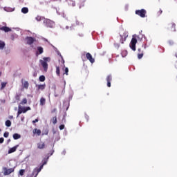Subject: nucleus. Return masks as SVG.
Here are the masks:
<instances>
[{
    "label": "nucleus",
    "mask_w": 177,
    "mask_h": 177,
    "mask_svg": "<svg viewBox=\"0 0 177 177\" xmlns=\"http://www.w3.org/2000/svg\"><path fill=\"white\" fill-rule=\"evenodd\" d=\"M138 39H139V36L133 35L129 44L131 49H132V50L134 52L136 50V44H138Z\"/></svg>",
    "instance_id": "1"
},
{
    "label": "nucleus",
    "mask_w": 177,
    "mask_h": 177,
    "mask_svg": "<svg viewBox=\"0 0 177 177\" xmlns=\"http://www.w3.org/2000/svg\"><path fill=\"white\" fill-rule=\"evenodd\" d=\"M46 162H48V160H44L43 164L39 167H36L35 169H34L30 177L38 176V174L41 172V171L42 170V168H44V165H46Z\"/></svg>",
    "instance_id": "2"
},
{
    "label": "nucleus",
    "mask_w": 177,
    "mask_h": 177,
    "mask_svg": "<svg viewBox=\"0 0 177 177\" xmlns=\"http://www.w3.org/2000/svg\"><path fill=\"white\" fill-rule=\"evenodd\" d=\"M31 110V108L30 106L27 107H22L21 105L18 106V112H17V116L20 115L22 113H26L27 111Z\"/></svg>",
    "instance_id": "3"
},
{
    "label": "nucleus",
    "mask_w": 177,
    "mask_h": 177,
    "mask_svg": "<svg viewBox=\"0 0 177 177\" xmlns=\"http://www.w3.org/2000/svg\"><path fill=\"white\" fill-rule=\"evenodd\" d=\"M128 38V32L123 31L122 33L120 34L119 39L121 44H124L127 39Z\"/></svg>",
    "instance_id": "4"
},
{
    "label": "nucleus",
    "mask_w": 177,
    "mask_h": 177,
    "mask_svg": "<svg viewBox=\"0 0 177 177\" xmlns=\"http://www.w3.org/2000/svg\"><path fill=\"white\" fill-rule=\"evenodd\" d=\"M146 13H147V12L145 9L136 10V15H138V16H140V17H146Z\"/></svg>",
    "instance_id": "5"
},
{
    "label": "nucleus",
    "mask_w": 177,
    "mask_h": 177,
    "mask_svg": "<svg viewBox=\"0 0 177 177\" xmlns=\"http://www.w3.org/2000/svg\"><path fill=\"white\" fill-rule=\"evenodd\" d=\"M168 31L170 32H176V24L175 23H171L169 24V26L167 28Z\"/></svg>",
    "instance_id": "6"
},
{
    "label": "nucleus",
    "mask_w": 177,
    "mask_h": 177,
    "mask_svg": "<svg viewBox=\"0 0 177 177\" xmlns=\"http://www.w3.org/2000/svg\"><path fill=\"white\" fill-rule=\"evenodd\" d=\"M26 41L28 45H32V44H34V42H35L37 39L32 37H26Z\"/></svg>",
    "instance_id": "7"
},
{
    "label": "nucleus",
    "mask_w": 177,
    "mask_h": 177,
    "mask_svg": "<svg viewBox=\"0 0 177 177\" xmlns=\"http://www.w3.org/2000/svg\"><path fill=\"white\" fill-rule=\"evenodd\" d=\"M37 149H39V150H44V149H45L46 147V145L43 141H40L39 142H38L37 144Z\"/></svg>",
    "instance_id": "8"
},
{
    "label": "nucleus",
    "mask_w": 177,
    "mask_h": 177,
    "mask_svg": "<svg viewBox=\"0 0 177 177\" xmlns=\"http://www.w3.org/2000/svg\"><path fill=\"white\" fill-rule=\"evenodd\" d=\"M4 170V175H10L12 172H15V169L14 168H10L7 169L6 167L3 168Z\"/></svg>",
    "instance_id": "9"
},
{
    "label": "nucleus",
    "mask_w": 177,
    "mask_h": 177,
    "mask_svg": "<svg viewBox=\"0 0 177 177\" xmlns=\"http://www.w3.org/2000/svg\"><path fill=\"white\" fill-rule=\"evenodd\" d=\"M111 81H113V76L109 75L106 77V82H107V87L110 88L111 86Z\"/></svg>",
    "instance_id": "10"
},
{
    "label": "nucleus",
    "mask_w": 177,
    "mask_h": 177,
    "mask_svg": "<svg viewBox=\"0 0 177 177\" xmlns=\"http://www.w3.org/2000/svg\"><path fill=\"white\" fill-rule=\"evenodd\" d=\"M44 23H46V25L47 26V27H50V28H52L55 25V23L50 21V19H46Z\"/></svg>",
    "instance_id": "11"
},
{
    "label": "nucleus",
    "mask_w": 177,
    "mask_h": 177,
    "mask_svg": "<svg viewBox=\"0 0 177 177\" xmlns=\"http://www.w3.org/2000/svg\"><path fill=\"white\" fill-rule=\"evenodd\" d=\"M86 57L88 60H89L90 63H95V59H93L91 53H87L86 54Z\"/></svg>",
    "instance_id": "12"
},
{
    "label": "nucleus",
    "mask_w": 177,
    "mask_h": 177,
    "mask_svg": "<svg viewBox=\"0 0 177 177\" xmlns=\"http://www.w3.org/2000/svg\"><path fill=\"white\" fill-rule=\"evenodd\" d=\"M40 63H41L44 71H48V62H46L44 60H40Z\"/></svg>",
    "instance_id": "13"
},
{
    "label": "nucleus",
    "mask_w": 177,
    "mask_h": 177,
    "mask_svg": "<svg viewBox=\"0 0 177 177\" xmlns=\"http://www.w3.org/2000/svg\"><path fill=\"white\" fill-rule=\"evenodd\" d=\"M36 88H37V91H44L46 88V84H36Z\"/></svg>",
    "instance_id": "14"
},
{
    "label": "nucleus",
    "mask_w": 177,
    "mask_h": 177,
    "mask_svg": "<svg viewBox=\"0 0 177 177\" xmlns=\"http://www.w3.org/2000/svg\"><path fill=\"white\" fill-rule=\"evenodd\" d=\"M33 135H37V136H41V129H34L32 131Z\"/></svg>",
    "instance_id": "15"
},
{
    "label": "nucleus",
    "mask_w": 177,
    "mask_h": 177,
    "mask_svg": "<svg viewBox=\"0 0 177 177\" xmlns=\"http://www.w3.org/2000/svg\"><path fill=\"white\" fill-rule=\"evenodd\" d=\"M17 147H19V145H16V146L10 148L8 150V154H12V153H15V151H16V150H17Z\"/></svg>",
    "instance_id": "16"
},
{
    "label": "nucleus",
    "mask_w": 177,
    "mask_h": 177,
    "mask_svg": "<svg viewBox=\"0 0 177 177\" xmlns=\"http://www.w3.org/2000/svg\"><path fill=\"white\" fill-rule=\"evenodd\" d=\"M0 30H1L2 31H4L5 32H9V31H12V29H10V28L7 26H3L0 28Z\"/></svg>",
    "instance_id": "17"
},
{
    "label": "nucleus",
    "mask_w": 177,
    "mask_h": 177,
    "mask_svg": "<svg viewBox=\"0 0 177 177\" xmlns=\"http://www.w3.org/2000/svg\"><path fill=\"white\" fill-rule=\"evenodd\" d=\"M12 137L15 140H17V139H20V138H21V136L19 133H14Z\"/></svg>",
    "instance_id": "18"
},
{
    "label": "nucleus",
    "mask_w": 177,
    "mask_h": 177,
    "mask_svg": "<svg viewBox=\"0 0 177 177\" xmlns=\"http://www.w3.org/2000/svg\"><path fill=\"white\" fill-rule=\"evenodd\" d=\"M46 103V100L44 97H41L40 99V106H45Z\"/></svg>",
    "instance_id": "19"
},
{
    "label": "nucleus",
    "mask_w": 177,
    "mask_h": 177,
    "mask_svg": "<svg viewBox=\"0 0 177 177\" xmlns=\"http://www.w3.org/2000/svg\"><path fill=\"white\" fill-rule=\"evenodd\" d=\"M27 102H28V100H27V98H24L22 100H21V102H20V104H19V105L20 106H24V104H27Z\"/></svg>",
    "instance_id": "20"
},
{
    "label": "nucleus",
    "mask_w": 177,
    "mask_h": 177,
    "mask_svg": "<svg viewBox=\"0 0 177 177\" xmlns=\"http://www.w3.org/2000/svg\"><path fill=\"white\" fill-rule=\"evenodd\" d=\"M37 50L39 53V55H42V53H44V48L39 46V47H37Z\"/></svg>",
    "instance_id": "21"
},
{
    "label": "nucleus",
    "mask_w": 177,
    "mask_h": 177,
    "mask_svg": "<svg viewBox=\"0 0 177 177\" xmlns=\"http://www.w3.org/2000/svg\"><path fill=\"white\" fill-rule=\"evenodd\" d=\"M21 12L22 13H28V8L27 7H24L22 9H21Z\"/></svg>",
    "instance_id": "22"
},
{
    "label": "nucleus",
    "mask_w": 177,
    "mask_h": 177,
    "mask_svg": "<svg viewBox=\"0 0 177 177\" xmlns=\"http://www.w3.org/2000/svg\"><path fill=\"white\" fill-rule=\"evenodd\" d=\"M28 86H30L28 82L25 81L24 83V88H25V89H28Z\"/></svg>",
    "instance_id": "23"
},
{
    "label": "nucleus",
    "mask_w": 177,
    "mask_h": 177,
    "mask_svg": "<svg viewBox=\"0 0 177 177\" xmlns=\"http://www.w3.org/2000/svg\"><path fill=\"white\" fill-rule=\"evenodd\" d=\"M12 126V122L9 120L6 121V127H11Z\"/></svg>",
    "instance_id": "24"
},
{
    "label": "nucleus",
    "mask_w": 177,
    "mask_h": 177,
    "mask_svg": "<svg viewBox=\"0 0 177 177\" xmlns=\"http://www.w3.org/2000/svg\"><path fill=\"white\" fill-rule=\"evenodd\" d=\"M46 78L44 75H41L39 77V81H40V82H44L45 81Z\"/></svg>",
    "instance_id": "25"
},
{
    "label": "nucleus",
    "mask_w": 177,
    "mask_h": 177,
    "mask_svg": "<svg viewBox=\"0 0 177 177\" xmlns=\"http://www.w3.org/2000/svg\"><path fill=\"white\" fill-rule=\"evenodd\" d=\"M56 74L58 77H60V68L59 66H56Z\"/></svg>",
    "instance_id": "26"
},
{
    "label": "nucleus",
    "mask_w": 177,
    "mask_h": 177,
    "mask_svg": "<svg viewBox=\"0 0 177 177\" xmlns=\"http://www.w3.org/2000/svg\"><path fill=\"white\" fill-rule=\"evenodd\" d=\"M53 124L54 125H56V124H57V118L56 116L53 118Z\"/></svg>",
    "instance_id": "27"
},
{
    "label": "nucleus",
    "mask_w": 177,
    "mask_h": 177,
    "mask_svg": "<svg viewBox=\"0 0 177 177\" xmlns=\"http://www.w3.org/2000/svg\"><path fill=\"white\" fill-rule=\"evenodd\" d=\"M5 48V42L0 40V49H3Z\"/></svg>",
    "instance_id": "28"
},
{
    "label": "nucleus",
    "mask_w": 177,
    "mask_h": 177,
    "mask_svg": "<svg viewBox=\"0 0 177 177\" xmlns=\"http://www.w3.org/2000/svg\"><path fill=\"white\" fill-rule=\"evenodd\" d=\"M68 5L71 6H75V1L70 0L68 2Z\"/></svg>",
    "instance_id": "29"
},
{
    "label": "nucleus",
    "mask_w": 177,
    "mask_h": 177,
    "mask_svg": "<svg viewBox=\"0 0 177 177\" xmlns=\"http://www.w3.org/2000/svg\"><path fill=\"white\" fill-rule=\"evenodd\" d=\"M143 51H141V53H138V59H142V57H143Z\"/></svg>",
    "instance_id": "30"
},
{
    "label": "nucleus",
    "mask_w": 177,
    "mask_h": 177,
    "mask_svg": "<svg viewBox=\"0 0 177 177\" xmlns=\"http://www.w3.org/2000/svg\"><path fill=\"white\" fill-rule=\"evenodd\" d=\"M7 84H8V82H2L1 89H4V88L6 86Z\"/></svg>",
    "instance_id": "31"
},
{
    "label": "nucleus",
    "mask_w": 177,
    "mask_h": 177,
    "mask_svg": "<svg viewBox=\"0 0 177 177\" xmlns=\"http://www.w3.org/2000/svg\"><path fill=\"white\" fill-rule=\"evenodd\" d=\"M24 172H26V170L24 169L19 170V175H21V176H23V175H24Z\"/></svg>",
    "instance_id": "32"
},
{
    "label": "nucleus",
    "mask_w": 177,
    "mask_h": 177,
    "mask_svg": "<svg viewBox=\"0 0 177 177\" xmlns=\"http://www.w3.org/2000/svg\"><path fill=\"white\" fill-rule=\"evenodd\" d=\"M3 136H4V138H9V132L6 131V132L3 133Z\"/></svg>",
    "instance_id": "33"
},
{
    "label": "nucleus",
    "mask_w": 177,
    "mask_h": 177,
    "mask_svg": "<svg viewBox=\"0 0 177 177\" xmlns=\"http://www.w3.org/2000/svg\"><path fill=\"white\" fill-rule=\"evenodd\" d=\"M43 62H50V57H44Z\"/></svg>",
    "instance_id": "34"
},
{
    "label": "nucleus",
    "mask_w": 177,
    "mask_h": 177,
    "mask_svg": "<svg viewBox=\"0 0 177 177\" xmlns=\"http://www.w3.org/2000/svg\"><path fill=\"white\" fill-rule=\"evenodd\" d=\"M168 44H169V45H170V46H172V45H174V42L172 40H169L168 41Z\"/></svg>",
    "instance_id": "35"
},
{
    "label": "nucleus",
    "mask_w": 177,
    "mask_h": 177,
    "mask_svg": "<svg viewBox=\"0 0 177 177\" xmlns=\"http://www.w3.org/2000/svg\"><path fill=\"white\" fill-rule=\"evenodd\" d=\"M64 74H66V75H68V68H65V73Z\"/></svg>",
    "instance_id": "36"
},
{
    "label": "nucleus",
    "mask_w": 177,
    "mask_h": 177,
    "mask_svg": "<svg viewBox=\"0 0 177 177\" xmlns=\"http://www.w3.org/2000/svg\"><path fill=\"white\" fill-rule=\"evenodd\" d=\"M64 129V124H61V125H59V129H60V131H63Z\"/></svg>",
    "instance_id": "37"
},
{
    "label": "nucleus",
    "mask_w": 177,
    "mask_h": 177,
    "mask_svg": "<svg viewBox=\"0 0 177 177\" xmlns=\"http://www.w3.org/2000/svg\"><path fill=\"white\" fill-rule=\"evenodd\" d=\"M5 139L3 138H0V143H3Z\"/></svg>",
    "instance_id": "38"
},
{
    "label": "nucleus",
    "mask_w": 177,
    "mask_h": 177,
    "mask_svg": "<svg viewBox=\"0 0 177 177\" xmlns=\"http://www.w3.org/2000/svg\"><path fill=\"white\" fill-rule=\"evenodd\" d=\"M56 111H57V109L56 108H55L53 110L51 111V113H56Z\"/></svg>",
    "instance_id": "39"
},
{
    "label": "nucleus",
    "mask_w": 177,
    "mask_h": 177,
    "mask_svg": "<svg viewBox=\"0 0 177 177\" xmlns=\"http://www.w3.org/2000/svg\"><path fill=\"white\" fill-rule=\"evenodd\" d=\"M85 118L86 121H89V116L88 115H85Z\"/></svg>",
    "instance_id": "40"
},
{
    "label": "nucleus",
    "mask_w": 177,
    "mask_h": 177,
    "mask_svg": "<svg viewBox=\"0 0 177 177\" xmlns=\"http://www.w3.org/2000/svg\"><path fill=\"white\" fill-rule=\"evenodd\" d=\"M39 120L38 119H35V120H32V124H35L36 122H38Z\"/></svg>",
    "instance_id": "41"
},
{
    "label": "nucleus",
    "mask_w": 177,
    "mask_h": 177,
    "mask_svg": "<svg viewBox=\"0 0 177 177\" xmlns=\"http://www.w3.org/2000/svg\"><path fill=\"white\" fill-rule=\"evenodd\" d=\"M114 46H115V48H120V44H114Z\"/></svg>",
    "instance_id": "42"
},
{
    "label": "nucleus",
    "mask_w": 177,
    "mask_h": 177,
    "mask_svg": "<svg viewBox=\"0 0 177 177\" xmlns=\"http://www.w3.org/2000/svg\"><path fill=\"white\" fill-rule=\"evenodd\" d=\"M36 20H37V21H40L41 17H36Z\"/></svg>",
    "instance_id": "43"
},
{
    "label": "nucleus",
    "mask_w": 177,
    "mask_h": 177,
    "mask_svg": "<svg viewBox=\"0 0 177 177\" xmlns=\"http://www.w3.org/2000/svg\"><path fill=\"white\" fill-rule=\"evenodd\" d=\"M60 57H61V58L62 59V63H63V64H64V59H63V56H62V55H60Z\"/></svg>",
    "instance_id": "44"
},
{
    "label": "nucleus",
    "mask_w": 177,
    "mask_h": 177,
    "mask_svg": "<svg viewBox=\"0 0 177 177\" xmlns=\"http://www.w3.org/2000/svg\"><path fill=\"white\" fill-rule=\"evenodd\" d=\"M138 52H139V53H142V52H143V50H142V49H140V48H138Z\"/></svg>",
    "instance_id": "45"
},
{
    "label": "nucleus",
    "mask_w": 177,
    "mask_h": 177,
    "mask_svg": "<svg viewBox=\"0 0 177 177\" xmlns=\"http://www.w3.org/2000/svg\"><path fill=\"white\" fill-rule=\"evenodd\" d=\"M48 132H49V131H46V132H45L44 133H43L42 135H48Z\"/></svg>",
    "instance_id": "46"
},
{
    "label": "nucleus",
    "mask_w": 177,
    "mask_h": 177,
    "mask_svg": "<svg viewBox=\"0 0 177 177\" xmlns=\"http://www.w3.org/2000/svg\"><path fill=\"white\" fill-rule=\"evenodd\" d=\"M62 121H64V122H66V117H64V118H62Z\"/></svg>",
    "instance_id": "47"
},
{
    "label": "nucleus",
    "mask_w": 177,
    "mask_h": 177,
    "mask_svg": "<svg viewBox=\"0 0 177 177\" xmlns=\"http://www.w3.org/2000/svg\"><path fill=\"white\" fill-rule=\"evenodd\" d=\"M160 14L161 15V13H162V10H160Z\"/></svg>",
    "instance_id": "48"
},
{
    "label": "nucleus",
    "mask_w": 177,
    "mask_h": 177,
    "mask_svg": "<svg viewBox=\"0 0 177 177\" xmlns=\"http://www.w3.org/2000/svg\"><path fill=\"white\" fill-rule=\"evenodd\" d=\"M175 56L177 58V52L176 53Z\"/></svg>",
    "instance_id": "49"
},
{
    "label": "nucleus",
    "mask_w": 177,
    "mask_h": 177,
    "mask_svg": "<svg viewBox=\"0 0 177 177\" xmlns=\"http://www.w3.org/2000/svg\"><path fill=\"white\" fill-rule=\"evenodd\" d=\"M63 154H66V151H63Z\"/></svg>",
    "instance_id": "50"
},
{
    "label": "nucleus",
    "mask_w": 177,
    "mask_h": 177,
    "mask_svg": "<svg viewBox=\"0 0 177 177\" xmlns=\"http://www.w3.org/2000/svg\"><path fill=\"white\" fill-rule=\"evenodd\" d=\"M55 151H53V152L51 153L50 156H52L53 154Z\"/></svg>",
    "instance_id": "51"
},
{
    "label": "nucleus",
    "mask_w": 177,
    "mask_h": 177,
    "mask_svg": "<svg viewBox=\"0 0 177 177\" xmlns=\"http://www.w3.org/2000/svg\"><path fill=\"white\" fill-rule=\"evenodd\" d=\"M66 28L68 30V26H66Z\"/></svg>",
    "instance_id": "52"
}]
</instances>
